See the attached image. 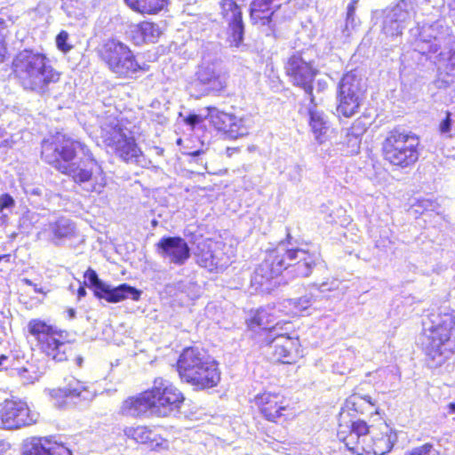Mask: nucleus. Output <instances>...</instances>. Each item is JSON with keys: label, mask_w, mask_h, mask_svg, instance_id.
Listing matches in <instances>:
<instances>
[{"label": "nucleus", "mask_w": 455, "mask_h": 455, "mask_svg": "<svg viewBox=\"0 0 455 455\" xmlns=\"http://www.w3.org/2000/svg\"><path fill=\"white\" fill-rule=\"evenodd\" d=\"M41 156L87 192L100 193L105 186L101 166L87 146L78 140L58 132L43 140Z\"/></svg>", "instance_id": "f257e3e1"}, {"label": "nucleus", "mask_w": 455, "mask_h": 455, "mask_svg": "<svg viewBox=\"0 0 455 455\" xmlns=\"http://www.w3.org/2000/svg\"><path fill=\"white\" fill-rule=\"evenodd\" d=\"M12 72L20 87L39 96L49 94L60 79V73L49 57L35 49L20 51L13 58Z\"/></svg>", "instance_id": "f03ea898"}, {"label": "nucleus", "mask_w": 455, "mask_h": 455, "mask_svg": "<svg viewBox=\"0 0 455 455\" xmlns=\"http://www.w3.org/2000/svg\"><path fill=\"white\" fill-rule=\"evenodd\" d=\"M337 435L349 451L357 455H385L397 441L396 432L385 422L379 427H369L363 420L339 424Z\"/></svg>", "instance_id": "7ed1b4c3"}, {"label": "nucleus", "mask_w": 455, "mask_h": 455, "mask_svg": "<svg viewBox=\"0 0 455 455\" xmlns=\"http://www.w3.org/2000/svg\"><path fill=\"white\" fill-rule=\"evenodd\" d=\"M454 325L455 317L447 308L438 309L423 318L422 343L431 367L441 366L453 354L455 345L450 338Z\"/></svg>", "instance_id": "20e7f679"}, {"label": "nucleus", "mask_w": 455, "mask_h": 455, "mask_svg": "<svg viewBox=\"0 0 455 455\" xmlns=\"http://www.w3.org/2000/svg\"><path fill=\"white\" fill-rule=\"evenodd\" d=\"M275 255L278 256V264L282 266L285 277H307L319 261V254L315 251L299 248L297 241L288 234L287 240L282 241L273 249Z\"/></svg>", "instance_id": "39448f33"}, {"label": "nucleus", "mask_w": 455, "mask_h": 455, "mask_svg": "<svg viewBox=\"0 0 455 455\" xmlns=\"http://www.w3.org/2000/svg\"><path fill=\"white\" fill-rule=\"evenodd\" d=\"M419 138L402 128L391 130L382 144L384 159L393 166L405 169L419 160Z\"/></svg>", "instance_id": "423d86ee"}, {"label": "nucleus", "mask_w": 455, "mask_h": 455, "mask_svg": "<svg viewBox=\"0 0 455 455\" xmlns=\"http://www.w3.org/2000/svg\"><path fill=\"white\" fill-rule=\"evenodd\" d=\"M29 333L34 336L40 349L52 360L64 362L70 352L68 334L66 331L47 324L39 319H33L28 324Z\"/></svg>", "instance_id": "0eeeda50"}, {"label": "nucleus", "mask_w": 455, "mask_h": 455, "mask_svg": "<svg viewBox=\"0 0 455 455\" xmlns=\"http://www.w3.org/2000/svg\"><path fill=\"white\" fill-rule=\"evenodd\" d=\"M100 59L119 77L130 78L145 70L129 46L118 40H108L99 50Z\"/></svg>", "instance_id": "6e6552de"}, {"label": "nucleus", "mask_w": 455, "mask_h": 455, "mask_svg": "<svg viewBox=\"0 0 455 455\" xmlns=\"http://www.w3.org/2000/svg\"><path fill=\"white\" fill-rule=\"evenodd\" d=\"M100 136L105 145L124 162L140 163V158L142 156L141 150L137 146L131 131L124 128L118 122L102 125Z\"/></svg>", "instance_id": "1a4fd4ad"}, {"label": "nucleus", "mask_w": 455, "mask_h": 455, "mask_svg": "<svg viewBox=\"0 0 455 455\" xmlns=\"http://www.w3.org/2000/svg\"><path fill=\"white\" fill-rule=\"evenodd\" d=\"M152 403V413L158 417H168L175 415L180 411V405L184 401L181 392L171 384L168 380L157 378L154 386L148 390Z\"/></svg>", "instance_id": "9d476101"}, {"label": "nucleus", "mask_w": 455, "mask_h": 455, "mask_svg": "<svg viewBox=\"0 0 455 455\" xmlns=\"http://www.w3.org/2000/svg\"><path fill=\"white\" fill-rule=\"evenodd\" d=\"M85 284L93 290L94 295L109 303H117L126 299L138 301L142 291L128 283H121L118 286H111L98 276L96 271L89 268L84 273Z\"/></svg>", "instance_id": "9b49d317"}, {"label": "nucleus", "mask_w": 455, "mask_h": 455, "mask_svg": "<svg viewBox=\"0 0 455 455\" xmlns=\"http://www.w3.org/2000/svg\"><path fill=\"white\" fill-rule=\"evenodd\" d=\"M283 327H274L267 333V339H262L267 353L275 361L291 363L299 354V340L296 335L281 332Z\"/></svg>", "instance_id": "f8f14e48"}, {"label": "nucleus", "mask_w": 455, "mask_h": 455, "mask_svg": "<svg viewBox=\"0 0 455 455\" xmlns=\"http://www.w3.org/2000/svg\"><path fill=\"white\" fill-rule=\"evenodd\" d=\"M206 110L213 126L230 139L246 136L251 129L254 127V120L251 115L238 116L219 111L215 108H208Z\"/></svg>", "instance_id": "ddd939ff"}, {"label": "nucleus", "mask_w": 455, "mask_h": 455, "mask_svg": "<svg viewBox=\"0 0 455 455\" xmlns=\"http://www.w3.org/2000/svg\"><path fill=\"white\" fill-rule=\"evenodd\" d=\"M285 71L292 84L303 89L313 103L315 97L313 95L312 83L317 74V70L313 68L311 62L307 60L301 52H296L288 59Z\"/></svg>", "instance_id": "4468645a"}, {"label": "nucleus", "mask_w": 455, "mask_h": 455, "mask_svg": "<svg viewBox=\"0 0 455 455\" xmlns=\"http://www.w3.org/2000/svg\"><path fill=\"white\" fill-rule=\"evenodd\" d=\"M411 36L417 38V48L424 53H436L442 45L448 44L451 42V33L448 27L443 26L440 22H435L421 28L416 27L411 28Z\"/></svg>", "instance_id": "2eb2a0df"}, {"label": "nucleus", "mask_w": 455, "mask_h": 455, "mask_svg": "<svg viewBox=\"0 0 455 455\" xmlns=\"http://www.w3.org/2000/svg\"><path fill=\"white\" fill-rule=\"evenodd\" d=\"M277 257L274 250H270L267 252L265 259L255 268L251 279V286L255 291L269 293L279 284L276 278L283 272Z\"/></svg>", "instance_id": "dca6fc26"}, {"label": "nucleus", "mask_w": 455, "mask_h": 455, "mask_svg": "<svg viewBox=\"0 0 455 455\" xmlns=\"http://www.w3.org/2000/svg\"><path fill=\"white\" fill-rule=\"evenodd\" d=\"M226 86V75L218 61H203L198 66L196 78L191 88L198 91L200 95L211 92H220Z\"/></svg>", "instance_id": "f3484780"}, {"label": "nucleus", "mask_w": 455, "mask_h": 455, "mask_svg": "<svg viewBox=\"0 0 455 455\" xmlns=\"http://www.w3.org/2000/svg\"><path fill=\"white\" fill-rule=\"evenodd\" d=\"M39 414L23 401H5L1 410V422L5 429H18L36 423Z\"/></svg>", "instance_id": "a211bd4d"}, {"label": "nucleus", "mask_w": 455, "mask_h": 455, "mask_svg": "<svg viewBox=\"0 0 455 455\" xmlns=\"http://www.w3.org/2000/svg\"><path fill=\"white\" fill-rule=\"evenodd\" d=\"M221 14L228 24V38L231 47L238 48L243 42L244 24L240 6L234 0H222Z\"/></svg>", "instance_id": "6ab92c4d"}, {"label": "nucleus", "mask_w": 455, "mask_h": 455, "mask_svg": "<svg viewBox=\"0 0 455 455\" xmlns=\"http://www.w3.org/2000/svg\"><path fill=\"white\" fill-rule=\"evenodd\" d=\"M414 17V4L410 1L401 0L387 12L383 21V31L387 36H398Z\"/></svg>", "instance_id": "aec40b11"}, {"label": "nucleus", "mask_w": 455, "mask_h": 455, "mask_svg": "<svg viewBox=\"0 0 455 455\" xmlns=\"http://www.w3.org/2000/svg\"><path fill=\"white\" fill-rule=\"evenodd\" d=\"M157 253L171 264L184 265L190 258L188 243L180 236H164L156 243Z\"/></svg>", "instance_id": "412c9836"}, {"label": "nucleus", "mask_w": 455, "mask_h": 455, "mask_svg": "<svg viewBox=\"0 0 455 455\" xmlns=\"http://www.w3.org/2000/svg\"><path fill=\"white\" fill-rule=\"evenodd\" d=\"M211 357L199 347H187L180 354L177 362V369L180 379L191 383L196 373Z\"/></svg>", "instance_id": "4be33fe9"}, {"label": "nucleus", "mask_w": 455, "mask_h": 455, "mask_svg": "<svg viewBox=\"0 0 455 455\" xmlns=\"http://www.w3.org/2000/svg\"><path fill=\"white\" fill-rule=\"evenodd\" d=\"M23 455H72L71 451L63 443L49 437L33 436L24 441Z\"/></svg>", "instance_id": "5701e85b"}, {"label": "nucleus", "mask_w": 455, "mask_h": 455, "mask_svg": "<svg viewBox=\"0 0 455 455\" xmlns=\"http://www.w3.org/2000/svg\"><path fill=\"white\" fill-rule=\"evenodd\" d=\"M51 395L55 398H65L77 403L79 402H91L95 397L96 393L78 379L71 378L64 387L52 390Z\"/></svg>", "instance_id": "b1692460"}, {"label": "nucleus", "mask_w": 455, "mask_h": 455, "mask_svg": "<svg viewBox=\"0 0 455 455\" xmlns=\"http://www.w3.org/2000/svg\"><path fill=\"white\" fill-rule=\"evenodd\" d=\"M151 394L144 391L138 395L125 399L120 407V413L124 416L140 418L154 415L152 413Z\"/></svg>", "instance_id": "393cba45"}, {"label": "nucleus", "mask_w": 455, "mask_h": 455, "mask_svg": "<svg viewBox=\"0 0 455 455\" xmlns=\"http://www.w3.org/2000/svg\"><path fill=\"white\" fill-rule=\"evenodd\" d=\"M308 112V125L314 136V139L319 143L323 144L328 139V132L331 128L328 116L323 111L317 109L315 100L307 108Z\"/></svg>", "instance_id": "a878e982"}, {"label": "nucleus", "mask_w": 455, "mask_h": 455, "mask_svg": "<svg viewBox=\"0 0 455 455\" xmlns=\"http://www.w3.org/2000/svg\"><path fill=\"white\" fill-rule=\"evenodd\" d=\"M256 403L263 416L270 421H275L282 416V411L285 410L283 397L277 394L264 393L256 397Z\"/></svg>", "instance_id": "bb28decb"}, {"label": "nucleus", "mask_w": 455, "mask_h": 455, "mask_svg": "<svg viewBox=\"0 0 455 455\" xmlns=\"http://www.w3.org/2000/svg\"><path fill=\"white\" fill-rule=\"evenodd\" d=\"M220 381V371L214 360L209 359L196 373L191 385L196 389H206L216 387Z\"/></svg>", "instance_id": "cd10ccee"}, {"label": "nucleus", "mask_w": 455, "mask_h": 455, "mask_svg": "<svg viewBox=\"0 0 455 455\" xmlns=\"http://www.w3.org/2000/svg\"><path fill=\"white\" fill-rule=\"evenodd\" d=\"M313 287L315 289L316 292L309 291L300 298L290 299L284 301L288 306L292 307L291 314L297 315L306 312L316 304L321 297V293L333 289L329 286L327 283H323L320 285L314 284Z\"/></svg>", "instance_id": "c85d7f7f"}, {"label": "nucleus", "mask_w": 455, "mask_h": 455, "mask_svg": "<svg viewBox=\"0 0 455 455\" xmlns=\"http://www.w3.org/2000/svg\"><path fill=\"white\" fill-rule=\"evenodd\" d=\"M366 86L363 76L356 69L346 73L340 79L338 86V93L363 98Z\"/></svg>", "instance_id": "c756f323"}, {"label": "nucleus", "mask_w": 455, "mask_h": 455, "mask_svg": "<svg viewBox=\"0 0 455 455\" xmlns=\"http://www.w3.org/2000/svg\"><path fill=\"white\" fill-rule=\"evenodd\" d=\"M273 308H259L257 309L250 319L247 320L248 326L251 330H260V336L263 339H267V333L274 327H280L279 323H274L275 315Z\"/></svg>", "instance_id": "7c9ffc66"}, {"label": "nucleus", "mask_w": 455, "mask_h": 455, "mask_svg": "<svg viewBox=\"0 0 455 455\" xmlns=\"http://www.w3.org/2000/svg\"><path fill=\"white\" fill-rule=\"evenodd\" d=\"M48 231L51 235L52 243L60 246L64 240L75 236L76 225L71 220L60 217L57 220L49 223Z\"/></svg>", "instance_id": "2f4dec72"}, {"label": "nucleus", "mask_w": 455, "mask_h": 455, "mask_svg": "<svg viewBox=\"0 0 455 455\" xmlns=\"http://www.w3.org/2000/svg\"><path fill=\"white\" fill-rule=\"evenodd\" d=\"M272 0H252L250 7V16L253 23H260L272 28V18L275 12H270L269 6Z\"/></svg>", "instance_id": "473e14b6"}, {"label": "nucleus", "mask_w": 455, "mask_h": 455, "mask_svg": "<svg viewBox=\"0 0 455 455\" xmlns=\"http://www.w3.org/2000/svg\"><path fill=\"white\" fill-rule=\"evenodd\" d=\"M337 101L338 114L345 117H351L358 112L363 99L337 92Z\"/></svg>", "instance_id": "72a5a7b5"}, {"label": "nucleus", "mask_w": 455, "mask_h": 455, "mask_svg": "<svg viewBox=\"0 0 455 455\" xmlns=\"http://www.w3.org/2000/svg\"><path fill=\"white\" fill-rule=\"evenodd\" d=\"M199 252L196 254V262L199 266L207 268L210 271L222 267L223 264L220 262L218 252L204 244L199 247Z\"/></svg>", "instance_id": "f704fd0d"}, {"label": "nucleus", "mask_w": 455, "mask_h": 455, "mask_svg": "<svg viewBox=\"0 0 455 455\" xmlns=\"http://www.w3.org/2000/svg\"><path fill=\"white\" fill-rule=\"evenodd\" d=\"M126 4L135 12L154 14L164 9L167 0H124Z\"/></svg>", "instance_id": "c9c22d12"}, {"label": "nucleus", "mask_w": 455, "mask_h": 455, "mask_svg": "<svg viewBox=\"0 0 455 455\" xmlns=\"http://www.w3.org/2000/svg\"><path fill=\"white\" fill-rule=\"evenodd\" d=\"M124 435L136 443H152L156 441V435L145 426L127 427L124 429Z\"/></svg>", "instance_id": "e433bc0d"}, {"label": "nucleus", "mask_w": 455, "mask_h": 455, "mask_svg": "<svg viewBox=\"0 0 455 455\" xmlns=\"http://www.w3.org/2000/svg\"><path fill=\"white\" fill-rule=\"evenodd\" d=\"M137 31L140 34L144 42L155 43L162 31L157 24L144 21L138 25Z\"/></svg>", "instance_id": "4c0bfd02"}, {"label": "nucleus", "mask_w": 455, "mask_h": 455, "mask_svg": "<svg viewBox=\"0 0 455 455\" xmlns=\"http://www.w3.org/2000/svg\"><path fill=\"white\" fill-rule=\"evenodd\" d=\"M357 0H353L347 8L345 28L342 31L344 36L348 37L360 25V20L355 16Z\"/></svg>", "instance_id": "58836bf2"}, {"label": "nucleus", "mask_w": 455, "mask_h": 455, "mask_svg": "<svg viewBox=\"0 0 455 455\" xmlns=\"http://www.w3.org/2000/svg\"><path fill=\"white\" fill-rule=\"evenodd\" d=\"M175 289L178 291L186 294V296L190 299H196L200 295L199 285L191 280H183L178 282L175 283Z\"/></svg>", "instance_id": "ea45409f"}, {"label": "nucleus", "mask_w": 455, "mask_h": 455, "mask_svg": "<svg viewBox=\"0 0 455 455\" xmlns=\"http://www.w3.org/2000/svg\"><path fill=\"white\" fill-rule=\"evenodd\" d=\"M348 403H351L354 407L355 411H359V406L363 405V403L368 404L369 407H374L375 403L371 400V397L369 395L362 396L358 394L352 395L348 401Z\"/></svg>", "instance_id": "a19ab883"}, {"label": "nucleus", "mask_w": 455, "mask_h": 455, "mask_svg": "<svg viewBox=\"0 0 455 455\" xmlns=\"http://www.w3.org/2000/svg\"><path fill=\"white\" fill-rule=\"evenodd\" d=\"M19 374L20 378L28 383H33L34 381L38 380L41 376V374L35 370L33 365L21 368L19 371Z\"/></svg>", "instance_id": "79ce46f5"}, {"label": "nucleus", "mask_w": 455, "mask_h": 455, "mask_svg": "<svg viewBox=\"0 0 455 455\" xmlns=\"http://www.w3.org/2000/svg\"><path fill=\"white\" fill-rule=\"evenodd\" d=\"M407 455H439L433 444L425 443L421 446L412 449Z\"/></svg>", "instance_id": "37998d69"}, {"label": "nucleus", "mask_w": 455, "mask_h": 455, "mask_svg": "<svg viewBox=\"0 0 455 455\" xmlns=\"http://www.w3.org/2000/svg\"><path fill=\"white\" fill-rule=\"evenodd\" d=\"M68 34L66 31L60 32L56 37L57 47L62 52H68L72 48V46L68 44Z\"/></svg>", "instance_id": "c03bdc74"}, {"label": "nucleus", "mask_w": 455, "mask_h": 455, "mask_svg": "<svg viewBox=\"0 0 455 455\" xmlns=\"http://www.w3.org/2000/svg\"><path fill=\"white\" fill-rule=\"evenodd\" d=\"M451 114L450 112L445 113V117L441 121L439 124V131L442 134H448L451 129Z\"/></svg>", "instance_id": "a18cd8bd"}, {"label": "nucleus", "mask_w": 455, "mask_h": 455, "mask_svg": "<svg viewBox=\"0 0 455 455\" xmlns=\"http://www.w3.org/2000/svg\"><path fill=\"white\" fill-rule=\"evenodd\" d=\"M24 192L29 197H41L43 196L44 188L42 186L26 185L24 187Z\"/></svg>", "instance_id": "49530a36"}, {"label": "nucleus", "mask_w": 455, "mask_h": 455, "mask_svg": "<svg viewBox=\"0 0 455 455\" xmlns=\"http://www.w3.org/2000/svg\"><path fill=\"white\" fill-rule=\"evenodd\" d=\"M209 117L207 115L204 117L201 114H190L185 118V123L195 128L196 125L201 124L204 118Z\"/></svg>", "instance_id": "de8ad7c7"}, {"label": "nucleus", "mask_w": 455, "mask_h": 455, "mask_svg": "<svg viewBox=\"0 0 455 455\" xmlns=\"http://www.w3.org/2000/svg\"><path fill=\"white\" fill-rule=\"evenodd\" d=\"M15 205L13 197L9 194H3L0 196V212L4 209H11Z\"/></svg>", "instance_id": "09e8293b"}, {"label": "nucleus", "mask_w": 455, "mask_h": 455, "mask_svg": "<svg viewBox=\"0 0 455 455\" xmlns=\"http://www.w3.org/2000/svg\"><path fill=\"white\" fill-rule=\"evenodd\" d=\"M447 72L451 76H455V48L451 52L447 62Z\"/></svg>", "instance_id": "8fccbe9b"}, {"label": "nucleus", "mask_w": 455, "mask_h": 455, "mask_svg": "<svg viewBox=\"0 0 455 455\" xmlns=\"http://www.w3.org/2000/svg\"><path fill=\"white\" fill-rule=\"evenodd\" d=\"M421 204L426 211H435L436 206V203L431 199L422 200Z\"/></svg>", "instance_id": "3c124183"}, {"label": "nucleus", "mask_w": 455, "mask_h": 455, "mask_svg": "<svg viewBox=\"0 0 455 455\" xmlns=\"http://www.w3.org/2000/svg\"><path fill=\"white\" fill-rule=\"evenodd\" d=\"M22 282L24 283H26L27 285L32 286L34 288L35 292H36V293H44L43 288L39 287L37 284L34 283L31 280H29L28 278H24L22 280Z\"/></svg>", "instance_id": "603ef678"}, {"label": "nucleus", "mask_w": 455, "mask_h": 455, "mask_svg": "<svg viewBox=\"0 0 455 455\" xmlns=\"http://www.w3.org/2000/svg\"><path fill=\"white\" fill-rule=\"evenodd\" d=\"M6 33V25L3 19L0 18V44H2L4 41Z\"/></svg>", "instance_id": "864d4df0"}, {"label": "nucleus", "mask_w": 455, "mask_h": 455, "mask_svg": "<svg viewBox=\"0 0 455 455\" xmlns=\"http://www.w3.org/2000/svg\"><path fill=\"white\" fill-rule=\"evenodd\" d=\"M7 132L4 129L0 128V147L7 145L8 139L5 138Z\"/></svg>", "instance_id": "5fc2aeb1"}, {"label": "nucleus", "mask_w": 455, "mask_h": 455, "mask_svg": "<svg viewBox=\"0 0 455 455\" xmlns=\"http://www.w3.org/2000/svg\"><path fill=\"white\" fill-rule=\"evenodd\" d=\"M86 295V290L84 287L81 286L79 287L78 291H77V296L79 299L84 297Z\"/></svg>", "instance_id": "6e6d98bb"}, {"label": "nucleus", "mask_w": 455, "mask_h": 455, "mask_svg": "<svg viewBox=\"0 0 455 455\" xmlns=\"http://www.w3.org/2000/svg\"><path fill=\"white\" fill-rule=\"evenodd\" d=\"M11 259V255L10 254H4V255H0V263L4 261V262H9Z\"/></svg>", "instance_id": "4d7b16f0"}, {"label": "nucleus", "mask_w": 455, "mask_h": 455, "mask_svg": "<svg viewBox=\"0 0 455 455\" xmlns=\"http://www.w3.org/2000/svg\"><path fill=\"white\" fill-rule=\"evenodd\" d=\"M448 412L450 414H455V403H450L448 405Z\"/></svg>", "instance_id": "13d9d810"}, {"label": "nucleus", "mask_w": 455, "mask_h": 455, "mask_svg": "<svg viewBox=\"0 0 455 455\" xmlns=\"http://www.w3.org/2000/svg\"><path fill=\"white\" fill-rule=\"evenodd\" d=\"M68 314L69 318L73 319V318L76 317V310L74 308H69L68 310Z\"/></svg>", "instance_id": "bf43d9fd"}, {"label": "nucleus", "mask_w": 455, "mask_h": 455, "mask_svg": "<svg viewBox=\"0 0 455 455\" xmlns=\"http://www.w3.org/2000/svg\"><path fill=\"white\" fill-rule=\"evenodd\" d=\"M8 361V357L4 355H0V366L4 365Z\"/></svg>", "instance_id": "052dcab7"}, {"label": "nucleus", "mask_w": 455, "mask_h": 455, "mask_svg": "<svg viewBox=\"0 0 455 455\" xmlns=\"http://www.w3.org/2000/svg\"><path fill=\"white\" fill-rule=\"evenodd\" d=\"M84 359L82 356H77L76 358V363L77 366L81 367L83 365Z\"/></svg>", "instance_id": "680f3d73"}, {"label": "nucleus", "mask_w": 455, "mask_h": 455, "mask_svg": "<svg viewBox=\"0 0 455 455\" xmlns=\"http://www.w3.org/2000/svg\"><path fill=\"white\" fill-rule=\"evenodd\" d=\"M296 171L298 172L299 175H300V172H302V169L299 165L295 166Z\"/></svg>", "instance_id": "e2e57ef3"}, {"label": "nucleus", "mask_w": 455, "mask_h": 455, "mask_svg": "<svg viewBox=\"0 0 455 455\" xmlns=\"http://www.w3.org/2000/svg\"><path fill=\"white\" fill-rule=\"evenodd\" d=\"M157 225V221L156 220H153L152 221V226L156 227Z\"/></svg>", "instance_id": "0e129e2a"}, {"label": "nucleus", "mask_w": 455, "mask_h": 455, "mask_svg": "<svg viewBox=\"0 0 455 455\" xmlns=\"http://www.w3.org/2000/svg\"><path fill=\"white\" fill-rule=\"evenodd\" d=\"M3 269L0 267V272L2 271Z\"/></svg>", "instance_id": "69168bd1"}]
</instances>
